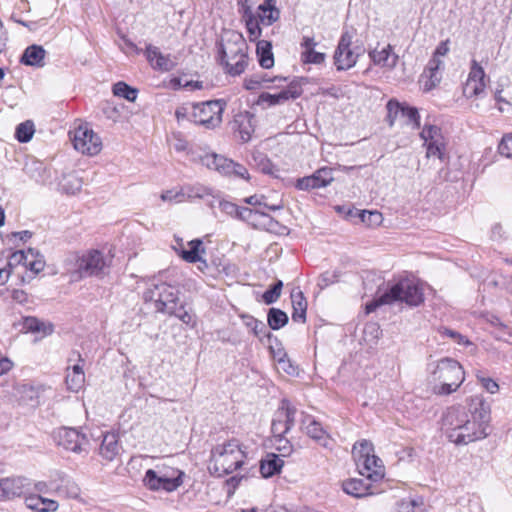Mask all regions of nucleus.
I'll list each match as a JSON object with an SVG mask.
<instances>
[{"label":"nucleus","mask_w":512,"mask_h":512,"mask_svg":"<svg viewBox=\"0 0 512 512\" xmlns=\"http://www.w3.org/2000/svg\"><path fill=\"white\" fill-rule=\"evenodd\" d=\"M491 407L482 397L467 400V405L448 407L442 415L441 429L456 445H467L489 435Z\"/></svg>","instance_id":"obj_1"},{"label":"nucleus","mask_w":512,"mask_h":512,"mask_svg":"<svg viewBox=\"0 0 512 512\" xmlns=\"http://www.w3.org/2000/svg\"><path fill=\"white\" fill-rule=\"evenodd\" d=\"M428 371L432 392L439 396L456 392L465 380L461 364L448 357L429 363Z\"/></svg>","instance_id":"obj_2"},{"label":"nucleus","mask_w":512,"mask_h":512,"mask_svg":"<svg viewBox=\"0 0 512 512\" xmlns=\"http://www.w3.org/2000/svg\"><path fill=\"white\" fill-rule=\"evenodd\" d=\"M246 458V447L233 438L211 449L208 470L212 475L222 477L240 469Z\"/></svg>","instance_id":"obj_3"},{"label":"nucleus","mask_w":512,"mask_h":512,"mask_svg":"<svg viewBox=\"0 0 512 512\" xmlns=\"http://www.w3.org/2000/svg\"><path fill=\"white\" fill-rule=\"evenodd\" d=\"M248 45L243 35L234 30L225 31L220 43L221 65L231 76L241 75L248 66Z\"/></svg>","instance_id":"obj_4"},{"label":"nucleus","mask_w":512,"mask_h":512,"mask_svg":"<svg viewBox=\"0 0 512 512\" xmlns=\"http://www.w3.org/2000/svg\"><path fill=\"white\" fill-rule=\"evenodd\" d=\"M404 302L409 306H418L424 301L421 285L414 279L402 278L391 285L389 289L366 305L367 313L376 310L377 307L394 302Z\"/></svg>","instance_id":"obj_5"},{"label":"nucleus","mask_w":512,"mask_h":512,"mask_svg":"<svg viewBox=\"0 0 512 512\" xmlns=\"http://www.w3.org/2000/svg\"><path fill=\"white\" fill-rule=\"evenodd\" d=\"M239 12L251 41H256L261 37V26H271L280 18V10L276 7V0H264L258 6L256 13L249 5L241 2Z\"/></svg>","instance_id":"obj_6"},{"label":"nucleus","mask_w":512,"mask_h":512,"mask_svg":"<svg viewBox=\"0 0 512 512\" xmlns=\"http://www.w3.org/2000/svg\"><path fill=\"white\" fill-rule=\"evenodd\" d=\"M226 106L227 102L224 99L193 103L189 120L206 129H215L223 121L222 117Z\"/></svg>","instance_id":"obj_7"},{"label":"nucleus","mask_w":512,"mask_h":512,"mask_svg":"<svg viewBox=\"0 0 512 512\" xmlns=\"http://www.w3.org/2000/svg\"><path fill=\"white\" fill-rule=\"evenodd\" d=\"M111 258L99 250H89L75 259V271L78 278L102 277L107 273Z\"/></svg>","instance_id":"obj_8"},{"label":"nucleus","mask_w":512,"mask_h":512,"mask_svg":"<svg viewBox=\"0 0 512 512\" xmlns=\"http://www.w3.org/2000/svg\"><path fill=\"white\" fill-rule=\"evenodd\" d=\"M184 472L178 469H170L168 471H156L148 469L145 473L144 485L152 490L165 492H173L183 484Z\"/></svg>","instance_id":"obj_9"},{"label":"nucleus","mask_w":512,"mask_h":512,"mask_svg":"<svg viewBox=\"0 0 512 512\" xmlns=\"http://www.w3.org/2000/svg\"><path fill=\"white\" fill-rule=\"evenodd\" d=\"M354 35V29H346L341 34L333 55L334 64L338 71L349 70L354 67L358 61L361 52H357L351 47Z\"/></svg>","instance_id":"obj_10"},{"label":"nucleus","mask_w":512,"mask_h":512,"mask_svg":"<svg viewBox=\"0 0 512 512\" xmlns=\"http://www.w3.org/2000/svg\"><path fill=\"white\" fill-rule=\"evenodd\" d=\"M145 299L153 301L158 312L168 314L178 304V290L167 283L155 284L145 293Z\"/></svg>","instance_id":"obj_11"},{"label":"nucleus","mask_w":512,"mask_h":512,"mask_svg":"<svg viewBox=\"0 0 512 512\" xmlns=\"http://www.w3.org/2000/svg\"><path fill=\"white\" fill-rule=\"evenodd\" d=\"M420 137L426 147V157H437L440 162H444L447 157L446 140L441 128L433 124H425Z\"/></svg>","instance_id":"obj_12"},{"label":"nucleus","mask_w":512,"mask_h":512,"mask_svg":"<svg viewBox=\"0 0 512 512\" xmlns=\"http://www.w3.org/2000/svg\"><path fill=\"white\" fill-rule=\"evenodd\" d=\"M54 440L58 446L76 454H87L89 440L75 428L62 427L54 433Z\"/></svg>","instance_id":"obj_13"},{"label":"nucleus","mask_w":512,"mask_h":512,"mask_svg":"<svg viewBox=\"0 0 512 512\" xmlns=\"http://www.w3.org/2000/svg\"><path fill=\"white\" fill-rule=\"evenodd\" d=\"M72 142L77 151L90 156L97 155L102 149L100 137L87 126H79L74 130Z\"/></svg>","instance_id":"obj_14"},{"label":"nucleus","mask_w":512,"mask_h":512,"mask_svg":"<svg viewBox=\"0 0 512 512\" xmlns=\"http://www.w3.org/2000/svg\"><path fill=\"white\" fill-rule=\"evenodd\" d=\"M17 265H23L34 274H38L44 269L45 260L37 250L29 248L26 251L19 250L10 254L6 266L12 271Z\"/></svg>","instance_id":"obj_15"},{"label":"nucleus","mask_w":512,"mask_h":512,"mask_svg":"<svg viewBox=\"0 0 512 512\" xmlns=\"http://www.w3.org/2000/svg\"><path fill=\"white\" fill-rule=\"evenodd\" d=\"M295 413L296 409L290 405L288 400L283 399L271 425L272 434L279 441H282L283 436L293 427Z\"/></svg>","instance_id":"obj_16"},{"label":"nucleus","mask_w":512,"mask_h":512,"mask_svg":"<svg viewBox=\"0 0 512 512\" xmlns=\"http://www.w3.org/2000/svg\"><path fill=\"white\" fill-rule=\"evenodd\" d=\"M487 79L483 67L473 59L471 61L468 78L463 88V93L467 98L482 97L485 94Z\"/></svg>","instance_id":"obj_17"},{"label":"nucleus","mask_w":512,"mask_h":512,"mask_svg":"<svg viewBox=\"0 0 512 512\" xmlns=\"http://www.w3.org/2000/svg\"><path fill=\"white\" fill-rule=\"evenodd\" d=\"M302 94V89L299 83L295 80L291 81L287 88L277 94H270L267 92L261 93L258 99L259 104H267L268 106H275L283 104L289 99H296Z\"/></svg>","instance_id":"obj_18"},{"label":"nucleus","mask_w":512,"mask_h":512,"mask_svg":"<svg viewBox=\"0 0 512 512\" xmlns=\"http://www.w3.org/2000/svg\"><path fill=\"white\" fill-rule=\"evenodd\" d=\"M29 479L25 477H8L0 479V500L20 497L28 491Z\"/></svg>","instance_id":"obj_19"},{"label":"nucleus","mask_w":512,"mask_h":512,"mask_svg":"<svg viewBox=\"0 0 512 512\" xmlns=\"http://www.w3.org/2000/svg\"><path fill=\"white\" fill-rule=\"evenodd\" d=\"M375 482H372L370 479L365 477L364 479H349L342 483L343 491L356 498L365 497L368 495H373L379 493V491L373 485Z\"/></svg>","instance_id":"obj_20"},{"label":"nucleus","mask_w":512,"mask_h":512,"mask_svg":"<svg viewBox=\"0 0 512 512\" xmlns=\"http://www.w3.org/2000/svg\"><path fill=\"white\" fill-rule=\"evenodd\" d=\"M145 55L154 70L169 72L176 67V62L170 54H162L158 47L151 44L146 46Z\"/></svg>","instance_id":"obj_21"},{"label":"nucleus","mask_w":512,"mask_h":512,"mask_svg":"<svg viewBox=\"0 0 512 512\" xmlns=\"http://www.w3.org/2000/svg\"><path fill=\"white\" fill-rule=\"evenodd\" d=\"M442 66L443 62L436 57L429 60L427 67L420 76V83L424 91H430L440 83Z\"/></svg>","instance_id":"obj_22"},{"label":"nucleus","mask_w":512,"mask_h":512,"mask_svg":"<svg viewBox=\"0 0 512 512\" xmlns=\"http://www.w3.org/2000/svg\"><path fill=\"white\" fill-rule=\"evenodd\" d=\"M23 172L37 184L47 185L51 178V172L48 170L41 161L35 158L26 160Z\"/></svg>","instance_id":"obj_23"},{"label":"nucleus","mask_w":512,"mask_h":512,"mask_svg":"<svg viewBox=\"0 0 512 512\" xmlns=\"http://www.w3.org/2000/svg\"><path fill=\"white\" fill-rule=\"evenodd\" d=\"M371 457L375 459V462L369 461L364 463V461H357V469L362 476L367 477L372 482H378L384 477V466L380 458L375 455Z\"/></svg>","instance_id":"obj_24"},{"label":"nucleus","mask_w":512,"mask_h":512,"mask_svg":"<svg viewBox=\"0 0 512 512\" xmlns=\"http://www.w3.org/2000/svg\"><path fill=\"white\" fill-rule=\"evenodd\" d=\"M369 57L375 65L383 68L393 69L398 62V55L392 53L391 45H387L380 51L377 49L371 50Z\"/></svg>","instance_id":"obj_25"},{"label":"nucleus","mask_w":512,"mask_h":512,"mask_svg":"<svg viewBox=\"0 0 512 512\" xmlns=\"http://www.w3.org/2000/svg\"><path fill=\"white\" fill-rule=\"evenodd\" d=\"M253 120L254 115L248 111L240 112L234 117V127L238 130L243 142H247L251 138L254 131Z\"/></svg>","instance_id":"obj_26"},{"label":"nucleus","mask_w":512,"mask_h":512,"mask_svg":"<svg viewBox=\"0 0 512 512\" xmlns=\"http://www.w3.org/2000/svg\"><path fill=\"white\" fill-rule=\"evenodd\" d=\"M65 383L69 391L76 393L79 392L83 388L85 383V373L83 370V366L77 363L72 367H68L65 377Z\"/></svg>","instance_id":"obj_27"},{"label":"nucleus","mask_w":512,"mask_h":512,"mask_svg":"<svg viewBox=\"0 0 512 512\" xmlns=\"http://www.w3.org/2000/svg\"><path fill=\"white\" fill-rule=\"evenodd\" d=\"M302 426L309 437L320 442L324 447H327V433L318 421L307 415L302 420Z\"/></svg>","instance_id":"obj_28"},{"label":"nucleus","mask_w":512,"mask_h":512,"mask_svg":"<svg viewBox=\"0 0 512 512\" xmlns=\"http://www.w3.org/2000/svg\"><path fill=\"white\" fill-rule=\"evenodd\" d=\"M284 460L275 453H268L260 461V473L264 478L272 477L281 472Z\"/></svg>","instance_id":"obj_29"},{"label":"nucleus","mask_w":512,"mask_h":512,"mask_svg":"<svg viewBox=\"0 0 512 512\" xmlns=\"http://www.w3.org/2000/svg\"><path fill=\"white\" fill-rule=\"evenodd\" d=\"M46 51L42 46H28L21 56V63L28 66L43 67L45 65L44 58Z\"/></svg>","instance_id":"obj_30"},{"label":"nucleus","mask_w":512,"mask_h":512,"mask_svg":"<svg viewBox=\"0 0 512 512\" xmlns=\"http://www.w3.org/2000/svg\"><path fill=\"white\" fill-rule=\"evenodd\" d=\"M292 300V320L295 322L304 323L306 320L307 301L300 290H293L291 292Z\"/></svg>","instance_id":"obj_31"},{"label":"nucleus","mask_w":512,"mask_h":512,"mask_svg":"<svg viewBox=\"0 0 512 512\" xmlns=\"http://www.w3.org/2000/svg\"><path fill=\"white\" fill-rule=\"evenodd\" d=\"M119 445L117 435L114 433H107L103 436L100 446V454L106 460H113L118 454Z\"/></svg>","instance_id":"obj_32"},{"label":"nucleus","mask_w":512,"mask_h":512,"mask_svg":"<svg viewBox=\"0 0 512 512\" xmlns=\"http://www.w3.org/2000/svg\"><path fill=\"white\" fill-rule=\"evenodd\" d=\"M82 183L81 178H79L76 173L71 172L63 174L58 183V187L63 193L74 195L81 190Z\"/></svg>","instance_id":"obj_33"},{"label":"nucleus","mask_w":512,"mask_h":512,"mask_svg":"<svg viewBox=\"0 0 512 512\" xmlns=\"http://www.w3.org/2000/svg\"><path fill=\"white\" fill-rule=\"evenodd\" d=\"M256 52L258 55L259 64L264 69H269L274 65V56L272 53L271 42L267 40H260L257 43Z\"/></svg>","instance_id":"obj_34"},{"label":"nucleus","mask_w":512,"mask_h":512,"mask_svg":"<svg viewBox=\"0 0 512 512\" xmlns=\"http://www.w3.org/2000/svg\"><path fill=\"white\" fill-rule=\"evenodd\" d=\"M353 456L355 461H364V463H368L369 461L375 462V459L373 457H370L374 455V448L370 441L362 440L361 442H358L354 444L353 450H352Z\"/></svg>","instance_id":"obj_35"},{"label":"nucleus","mask_w":512,"mask_h":512,"mask_svg":"<svg viewBox=\"0 0 512 512\" xmlns=\"http://www.w3.org/2000/svg\"><path fill=\"white\" fill-rule=\"evenodd\" d=\"M189 249L181 251V257L189 262L196 263L201 261L200 253H205V249L203 248V242L200 239L191 240L188 243Z\"/></svg>","instance_id":"obj_36"},{"label":"nucleus","mask_w":512,"mask_h":512,"mask_svg":"<svg viewBox=\"0 0 512 512\" xmlns=\"http://www.w3.org/2000/svg\"><path fill=\"white\" fill-rule=\"evenodd\" d=\"M181 194H183V199H193V198H205L206 196H213V190L209 187H206L202 184H194V185H186L181 188Z\"/></svg>","instance_id":"obj_37"},{"label":"nucleus","mask_w":512,"mask_h":512,"mask_svg":"<svg viewBox=\"0 0 512 512\" xmlns=\"http://www.w3.org/2000/svg\"><path fill=\"white\" fill-rule=\"evenodd\" d=\"M268 325L272 330H279L288 323V315L278 308H270L267 314Z\"/></svg>","instance_id":"obj_38"},{"label":"nucleus","mask_w":512,"mask_h":512,"mask_svg":"<svg viewBox=\"0 0 512 512\" xmlns=\"http://www.w3.org/2000/svg\"><path fill=\"white\" fill-rule=\"evenodd\" d=\"M112 91L115 96L124 98L130 102H135L138 96V90L123 81L115 83Z\"/></svg>","instance_id":"obj_39"},{"label":"nucleus","mask_w":512,"mask_h":512,"mask_svg":"<svg viewBox=\"0 0 512 512\" xmlns=\"http://www.w3.org/2000/svg\"><path fill=\"white\" fill-rule=\"evenodd\" d=\"M266 197L263 195H252L250 197H247L245 199V202L251 206H254L255 208H258L261 210V207L267 208L272 211L280 210L283 208L282 201H279L274 204H268L266 203Z\"/></svg>","instance_id":"obj_40"},{"label":"nucleus","mask_w":512,"mask_h":512,"mask_svg":"<svg viewBox=\"0 0 512 512\" xmlns=\"http://www.w3.org/2000/svg\"><path fill=\"white\" fill-rule=\"evenodd\" d=\"M34 131V124L32 121L27 120L23 123H20L16 127L15 131L16 139L21 143H27L33 137Z\"/></svg>","instance_id":"obj_41"},{"label":"nucleus","mask_w":512,"mask_h":512,"mask_svg":"<svg viewBox=\"0 0 512 512\" xmlns=\"http://www.w3.org/2000/svg\"><path fill=\"white\" fill-rule=\"evenodd\" d=\"M282 287L283 282L281 280H277L271 285L262 295L264 303L267 305L275 303L281 295Z\"/></svg>","instance_id":"obj_42"},{"label":"nucleus","mask_w":512,"mask_h":512,"mask_svg":"<svg viewBox=\"0 0 512 512\" xmlns=\"http://www.w3.org/2000/svg\"><path fill=\"white\" fill-rule=\"evenodd\" d=\"M168 314L177 317L187 325H195V314L191 310H187L184 305L178 306L177 304L175 308H173V312H169Z\"/></svg>","instance_id":"obj_43"},{"label":"nucleus","mask_w":512,"mask_h":512,"mask_svg":"<svg viewBox=\"0 0 512 512\" xmlns=\"http://www.w3.org/2000/svg\"><path fill=\"white\" fill-rule=\"evenodd\" d=\"M310 176L315 179L317 188L326 187L333 181L332 170L329 168L318 169Z\"/></svg>","instance_id":"obj_44"},{"label":"nucleus","mask_w":512,"mask_h":512,"mask_svg":"<svg viewBox=\"0 0 512 512\" xmlns=\"http://www.w3.org/2000/svg\"><path fill=\"white\" fill-rule=\"evenodd\" d=\"M403 110H404V105H402L398 101L390 100L387 103V111H388L387 118H388L390 126H392L394 124L398 115H402Z\"/></svg>","instance_id":"obj_45"},{"label":"nucleus","mask_w":512,"mask_h":512,"mask_svg":"<svg viewBox=\"0 0 512 512\" xmlns=\"http://www.w3.org/2000/svg\"><path fill=\"white\" fill-rule=\"evenodd\" d=\"M199 161L202 165L206 166L209 169L219 170V159H222V156L217 155L215 153H205L203 155H199Z\"/></svg>","instance_id":"obj_46"},{"label":"nucleus","mask_w":512,"mask_h":512,"mask_svg":"<svg viewBox=\"0 0 512 512\" xmlns=\"http://www.w3.org/2000/svg\"><path fill=\"white\" fill-rule=\"evenodd\" d=\"M339 277L340 274L337 271H326L319 276L317 285L320 289H325L328 286L338 282Z\"/></svg>","instance_id":"obj_47"},{"label":"nucleus","mask_w":512,"mask_h":512,"mask_svg":"<svg viewBox=\"0 0 512 512\" xmlns=\"http://www.w3.org/2000/svg\"><path fill=\"white\" fill-rule=\"evenodd\" d=\"M498 151L502 156L512 158V133H506L503 135L498 145Z\"/></svg>","instance_id":"obj_48"},{"label":"nucleus","mask_w":512,"mask_h":512,"mask_svg":"<svg viewBox=\"0 0 512 512\" xmlns=\"http://www.w3.org/2000/svg\"><path fill=\"white\" fill-rule=\"evenodd\" d=\"M476 378L481 386L489 393L495 394L499 390L498 383L490 377L483 376L480 372L476 374Z\"/></svg>","instance_id":"obj_49"},{"label":"nucleus","mask_w":512,"mask_h":512,"mask_svg":"<svg viewBox=\"0 0 512 512\" xmlns=\"http://www.w3.org/2000/svg\"><path fill=\"white\" fill-rule=\"evenodd\" d=\"M396 512H422L421 505L413 499L402 500L398 503Z\"/></svg>","instance_id":"obj_50"},{"label":"nucleus","mask_w":512,"mask_h":512,"mask_svg":"<svg viewBox=\"0 0 512 512\" xmlns=\"http://www.w3.org/2000/svg\"><path fill=\"white\" fill-rule=\"evenodd\" d=\"M302 57L304 62L306 63H313V64H321L325 61V54L321 52H317L314 49L303 51Z\"/></svg>","instance_id":"obj_51"},{"label":"nucleus","mask_w":512,"mask_h":512,"mask_svg":"<svg viewBox=\"0 0 512 512\" xmlns=\"http://www.w3.org/2000/svg\"><path fill=\"white\" fill-rule=\"evenodd\" d=\"M439 332L443 336L450 337L451 339H453L456 343H458L460 345H471V342L467 339V337L464 336V335H461L457 331H454V330L449 329V328H441L439 330Z\"/></svg>","instance_id":"obj_52"},{"label":"nucleus","mask_w":512,"mask_h":512,"mask_svg":"<svg viewBox=\"0 0 512 512\" xmlns=\"http://www.w3.org/2000/svg\"><path fill=\"white\" fill-rule=\"evenodd\" d=\"M360 217L368 225H378L382 221V215L378 211H363Z\"/></svg>","instance_id":"obj_53"},{"label":"nucleus","mask_w":512,"mask_h":512,"mask_svg":"<svg viewBox=\"0 0 512 512\" xmlns=\"http://www.w3.org/2000/svg\"><path fill=\"white\" fill-rule=\"evenodd\" d=\"M256 214L265 215V212L258 208L239 207L236 218L249 221Z\"/></svg>","instance_id":"obj_54"},{"label":"nucleus","mask_w":512,"mask_h":512,"mask_svg":"<svg viewBox=\"0 0 512 512\" xmlns=\"http://www.w3.org/2000/svg\"><path fill=\"white\" fill-rule=\"evenodd\" d=\"M401 116L407 118L409 122H413L416 128H420L419 113L415 107L404 106Z\"/></svg>","instance_id":"obj_55"},{"label":"nucleus","mask_w":512,"mask_h":512,"mask_svg":"<svg viewBox=\"0 0 512 512\" xmlns=\"http://www.w3.org/2000/svg\"><path fill=\"white\" fill-rule=\"evenodd\" d=\"M252 333L260 340H263L265 337L270 338L272 336L266 325L260 320L255 323L254 328L252 329Z\"/></svg>","instance_id":"obj_56"},{"label":"nucleus","mask_w":512,"mask_h":512,"mask_svg":"<svg viewBox=\"0 0 512 512\" xmlns=\"http://www.w3.org/2000/svg\"><path fill=\"white\" fill-rule=\"evenodd\" d=\"M219 161L220 164L218 172L231 176L233 174V170L235 169V162L223 156L222 159H219Z\"/></svg>","instance_id":"obj_57"},{"label":"nucleus","mask_w":512,"mask_h":512,"mask_svg":"<svg viewBox=\"0 0 512 512\" xmlns=\"http://www.w3.org/2000/svg\"><path fill=\"white\" fill-rule=\"evenodd\" d=\"M41 496L36 494H30L27 497H25V504L27 508L36 511L41 512Z\"/></svg>","instance_id":"obj_58"},{"label":"nucleus","mask_w":512,"mask_h":512,"mask_svg":"<svg viewBox=\"0 0 512 512\" xmlns=\"http://www.w3.org/2000/svg\"><path fill=\"white\" fill-rule=\"evenodd\" d=\"M219 208L223 213L236 218L239 206L232 202L222 200L219 202Z\"/></svg>","instance_id":"obj_59"},{"label":"nucleus","mask_w":512,"mask_h":512,"mask_svg":"<svg viewBox=\"0 0 512 512\" xmlns=\"http://www.w3.org/2000/svg\"><path fill=\"white\" fill-rule=\"evenodd\" d=\"M296 188L299 190H310V189H317L315 185V179H312L311 176H306L303 178H300L296 182Z\"/></svg>","instance_id":"obj_60"},{"label":"nucleus","mask_w":512,"mask_h":512,"mask_svg":"<svg viewBox=\"0 0 512 512\" xmlns=\"http://www.w3.org/2000/svg\"><path fill=\"white\" fill-rule=\"evenodd\" d=\"M261 76L259 74L251 75L244 79V88L246 90H256L261 87Z\"/></svg>","instance_id":"obj_61"},{"label":"nucleus","mask_w":512,"mask_h":512,"mask_svg":"<svg viewBox=\"0 0 512 512\" xmlns=\"http://www.w3.org/2000/svg\"><path fill=\"white\" fill-rule=\"evenodd\" d=\"M25 326L28 330L32 332H40L44 331V323L40 322L38 319L34 317H28L25 320Z\"/></svg>","instance_id":"obj_62"},{"label":"nucleus","mask_w":512,"mask_h":512,"mask_svg":"<svg viewBox=\"0 0 512 512\" xmlns=\"http://www.w3.org/2000/svg\"><path fill=\"white\" fill-rule=\"evenodd\" d=\"M161 199L163 201H170V202L171 201H175V202L184 201L183 194H181V189L179 191H173V190L165 191L162 193Z\"/></svg>","instance_id":"obj_63"},{"label":"nucleus","mask_w":512,"mask_h":512,"mask_svg":"<svg viewBox=\"0 0 512 512\" xmlns=\"http://www.w3.org/2000/svg\"><path fill=\"white\" fill-rule=\"evenodd\" d=\"M41 512H54L58 509V503L55 500L41 496Z\"/></svg>","instance_id":"obj_64"}]
</instances>
